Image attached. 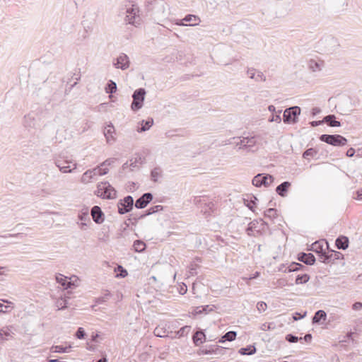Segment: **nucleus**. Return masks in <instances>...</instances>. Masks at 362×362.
<instances>
[{
	"label": "nucleus",
	"mask_w": 362,
	"mask_h": 362,
	"mask_svg": "<svg viewBox=\"0 0 362 362\" xmlns=\"http://www.w3.org/2000/svg\"><path fill=\"white\" fill-rule=\"evenodd\" d=\"M259 226H260V229H264L265 226H268V224L267 222L264 221L262 219H260L259 221Z\"/></svg>",
	"instance_id": "61"
},
{
	"label": "nucleus",
	"mask_w": 362,
	"mask_h": 362,
	"mask_svg": "<svg viewBox=\"0 0 362 362\" xmlns=\"http://www.w3.org/2000/svg\"><path fill=\"white\" fill-rule=\"evenodd\" d=\"M197 20H199L197 16L188 14L180 23H177V25H185V24L182 22L183 21L185 22H191V21H197Z\"/></svg>",
	"instance_id": "41"
},
{
	"label": "nucleus",
	"mask_w": 362,
	"mask_h": 362,
	"mask_svg": "<svg viewBox=\"0 0 362 362\" xmlns=\"http://www.w3.org/2000/svg\"><path fill=\"white\" fill-rule=\"evenodd\" d=\"M162 170L159 167L154 168L151 172V180L153 182H157L158 179L161 177Z\"/></svg>",
	"instance_id": "36"
},
{
	"label": "nucleus",
	"mask_w": 362,
	"mask_h": 362,
	"mask_svg": "<svg viewBox=\"0 0 362 362\" xmlns=\"http://www.w3.org/2000/svg\"><path fill=\"white\" fill-rule=\"evenodd\" d=\"M105 90L107 93H114L117 90V84L115 82L112 81H110V82L107 84L105 87Z\"/></svg>",
	"instance_id": "42"
},
{
	"label": "nucleus",
	"mask_w": 362,
	"mask_h": 362,
	"mask_svg": "<svg viewBox=\"0 0 362 362\" xmlns=\"http://www.w3.org/2000/svg\"><path fill=\"white\" fill-rule=\"evenodd\" d=\"M317 153V151L315 150V148H310L308 149H307L303 153V157L305 158V159H309L310 157H312L313 158L314 156H315Z\"/></svg>",
	"instance_id": "40"
},
{
	"label": "nucleus",
	"mask_w": 362,
	"mask_h": 362,
	"mask_svg": "<svg viewBox=\"0 0 362 362\" xmlns=\"http://www.w3.org/2000/svg\"><path fill=\"white\" fill-rule=\"evenodd\" d=\"M300 114V108L298 106H293L285 110L283 115L284 123L291 124L298 122V117Z\"/></svg>",
	"instance_id": "7"
},
{
	"label": "nucleus",
	"mask_w": 362,
	"mask_h": 362,
	"mask_svg": "<svg viewBox=\"0 0 362 362\" xmlns=\"http://www.w3.org/2000/svg\"><path fill=\"white\" fill-rule=\"evenodd\" d=\"M167 332H168L165 329L161 328V327H156L153 331L154 335L156 337H167L168 336Z\"/></svg>",
	"instance_id": "43"
},
{
	"label": "nucleus",
	"mask_w": 362,
	"mask_h": 362,
	"mask_svg": "<svg viewBox=\"0 0 362 362\" xmlns=\"http://www.w3.org/2000/svg\"><path fill=\"white\" fill-rule=\"evenodd\" d=\"M275 327V324L274 322H265L262 325L261 329L263 331L273 329Z\"/></svg>",
	"instance_id": "46"
},
{
	"label": "nucleus",
	"mask_w": 362,
	"mask_h": 362,
	"mask_svg": "<svg viewBox=\"0 0 362 362\" xmlns=\"http://www.w3.org/2000/svg\"><path fill=\"white\" fill-rule=\"evenodd\" d=\"M290 186L291 183L289 182H283L281 184L276 187V192L281 197H285Z\"/></svg>",
	"instance_id": "19"
},
{
	"label": "nucleus",
	"mask_w": 362,
	"mask_h": 362,
	"mask_svg": "<svg viewBox=\"0 0 362 362\" xmlns=\"http://www.w3.org/2000/svg\"><path fill=\"white\" fill-rule=\"evenodd\" d=\"M352 308L355 310H358L362 308V303L361 302H356L353 304Z\"/></svg>",
	"instance_id": "56"
},
{
	"label": "nucleus",
	"mask_w": 362,
	"mask_h": 362,
	"mask_svg": "<svg viewBox=\"0 0 362 362\" xmlns=\"http://www.w3.org/2000/svg\"><path fill=\"white\" fill-rule=\"evenodd\" d=\"M85 335H86V332H85L84 329L82 327H79L76 332V337L78 339H81L84 338Z\"/></svg>",
	"instance_id": "52"
},
{
	"label": "nucleus",
	"mask_w": 362,
	"mask_h": 362,
	"mask_svg": "<svg viewBox=\"0 0 362 362\" xmlns=\"http://www.w3.org/2000/svg\"><path fill=\"white\" fill-rule=\"evenodd\" d=\"M163 209V206L161 205H156L151 206L146 211V213L141 216V218L145 217L146 216L153 214L156 212H158L159 211H161Z\"/></svg>",
	"instance_id": "37"
},
{
	"label": "nucleus",
	"mask_w": 362,
	"mask_h": 362,
	"mask_svg": "<svg viewBox=\"0 0 362 362\" xmlns=\"http://www.w3.org/2000/svg\"><path fill=\"white\" fill-rule=\"evenodd\" d=\"M323 121L329 127H335L341 126L340 122L336 119V116L334 115H329L325 116L323 118Z\"/></svg>",
	"instance_id": "20"
},
{
	"label": "nucleus",
	"mask_w": 362,
	"mask_h": 362,
	"mask_svg": "<svg viewBox=\"0 0 362 362\" xmlns=\"http://www.w3.org/2000/svg\"><path fill=\"white\" fill-rule=\"evenodd\" d=\"M324 66V62L323 61H316L315 59H310L308 62V68L312 71H320L322 70V67Z\"/></svg>",
	"instance_id": "18"
},
{
	"label": "nucleus",
	"mask_w": 362,
	"mask_h": 362,
	"mask_svg": "<svg viewBox=\"0 0 362 362\" xmlns=\"http://www.w3.org/2000/svg\"><path fill=\"white\" fill-rule=\"evenodd\" d=\"M203 310H202V306L201 307H197L195 308L194 310V315H198V314H201V313H203Z\"/></svg>",
	"instance_id": "62"
},
{
	"label": "nucleus",
	"mask_w": 362,
	"mask_h": 362,
	"mask_svg": "<svg viewBox=\"0 0 362 362\" xmlns=\"http://www.w3.org/2000/svg\"><path fill=\"white\" fill-rule=\"evenodd\" d=\"M23 125L26 128H31L35 126V117L32 114H28L24 117Z\"/></svg>",
	"instance_id": "26"
},
{
	"label": "nucleus",
	"mask_w": 362,
	"mask_h": 362,
	"mask_svg": "<svg viewBox=\"0 0 362 362\" xmlns=\"http://www.w3.org/2000/svg\"><path fill=\"white\" fill-rule=\"evenodd\" d=\"M91 216L96 223H101L104 221V214L98 206H94L91 209Z\"/></svg>",
	"instance_id": "15"
},
{
	"label": "nucleus",
	"mask_w": 362,
	"mask_h": 362,
	"mask_svg": "<svg viewBox=\"0 0 362 362\" xmlns=\"http://www.w3.org/2000/svg\"><path fill=\"white\" fill-rule=\"evenodd\" d=\"M335 245L339 250H346L349 246V239L346 236H339L337 238Z\"/></svg>",
	"instance_id": "21"
},
{
	"label": "nucleus",
	"mask_w": 362,
	"mask_h": 362,
	"mask_svg": "<svg viewBox=\"0 0 362 362\" xmlns=\"http://www.w3.org/2000/svg\"><path fill=\"white\" fill-rule=\"evenodd\" d=\"M320 109L318 108V107H314L313 108L312 110V114L313 115H316L317 114L320 113Z\"/></svg>",
	"instance_id": "64"
},
{
	"label": "nucleus",
	"mask_w": 362,
	"mask_h": 362,
	"mask_svg": "<svg viewBox=\"0 0 362 362\" xmlns=\"http://www.w3.org/2000/svg\"><path fill=\"white\" fill-rule=\"evenodd\" d=\"M264 214L265 217H267L271 220H274V218L278 217L277 210L274 208H269V209H267L264 211Z\"/></svg>",
	"instance_id": "35"
},
{
	"label": "nucleus",
	"mask_w": 362,
	"mask_h": 362,
	"mask_svg": "<svg viewBox=\"0 0 362 362\" xmlns=\"http://www.w3.org/2000/svg\"><path fill=\"white\" fill-rule=\"evenodd\" d=\"M281 110H279V111L278 112V114H276V115H272V118H270V119H269V122H276L279 123V122H281V117H280V113H281Z\"/></svg>",
	"instance_id": "53"
},
{
	"label": "nucleus",
	"mask_w": 362,
	"mask_h": 362,
	"mask_svg": "<svg viewBox=\"0 0 362 362\" xmlns=\"http://www.w3.org/2000/svg\"><path fill=\"white\" fill-rule=\"evenodd\" d=\"M146 93V90L143 88H138L133 93V101L131 105V108L134 112L138 111L143 107Z\"/></svg>",
	"instance_id": "5"
},
{
	"label": "nucleus",
	"mask_w": 362,
	"mask_h": 362,
	"mask_svg": "<svg viewBox=\"0 0 362 362\" xmlns=\"http://www.w3.org/2000/svg\"><path fill=\"white\" fill-rule=\"evenodd\" d=\"M134 199L132 196L128 195L124 199H120L117 204L118 213L124 214L129 212L133 209Z\"/></svg>",
	"instance_id": "8"
},
{
	"label": "nucleus",
	"mask_w": 362,
	"mask_h": 362,
	"mask_svg": "<svg viewBox=\"0 0 362 362\" xmlns=\"http://www.w3.org/2000/svg\"><path fill=\"white\" fill-rule=\"evenodd\" d=\"M114 162H115L114 158H109V159L105 160L104 162H103L99 166H100V168L106 167V166L112 165Z\"/></svg>",
	"instance_id": "54"
},
{
	"label": "nucleus",
	"mask_w": 362,
	"mask_h": 362,
	"mask_svg": "<svg viewBox=\"0 0 362 362\" xmlns=\"http://www.w3.org/2000/svg\"><path fill=\"white\" fill-rule=\"evenodd\" d=\"M257 139L255 136H245L243 137L239 142L237 143V146H239V148H250L255 146Z\"/></svg>",
	"instance_id": "13"
},
{
	"label": "nucleus",
	"mask_w": 362,
	"mask_h": 362,
	"mask_svg": "<svg viewBox=\"0 0 362 362\" xmlns=\"http://www.w3.org/2000/svg\"><path fill=\"white\" fill-rule=\"evenodd\" d=\"M56 281L66 288H69L70 285L71 284L70 281H67V277L61 274H59L56 276Z\"/></svg>",
	"instance_id": "27"
},
{
	"label": "nucleus",
	"mask_w": 362,
	"mask_h": 362,
	"mask_svg": "<svg viewBox=\"0 0 362 362\" xmlns=\"http://www.w3.org/2000/svg\"><path fill=\"white\" fill-rule=\"evenodd\" d=\"M115 134V128L112 124H108L105 127L104 129V135L106 138L107 143H112L115 141V138L114 137Z\"/></svg>",
	"instance_id": "17"
},
{
	"label": "nucleus",
	"mask_w": 362,
	"mask_h": 362,
	"mask_svg": "<svg viewBox=\"0 0 362 362\" xmlns=\"http://www.w3.org/2000/svg\"><path fill=\"white\" fill-rule=\"evenodd\" d=\"M71 161L69 160H60L57 159L55 160V165L59 168V170L63 173H71L73 170L76 168V163H74L73 169L70 168L69 163Z\"/></svg>",
	"instance_id": "12"
},
{
	"label": "nucleus",
	"mask_w": 362,
	"mask_h": 362,
	"mask_svg": "<svg viewBox=\"0 0 362 362\" xmlns=\"http://www.w3.org/2000/svg\"><path fill=\"white\" fill-rule=\"evenodd\" d=\"M190 327L189 326H184L181 327L177 332V335H178L179 337H183L184 335L189 333L190 331Z\"/></svg>",
	"instance_id": "44"
},
{
	"label": "nucleus",
	"mask_w": 362,
	"mask_h": 362,
	"mask_svg": "<svg viewBox=\"0 0 362 362\" xmlns=\"http://www.w3.org/2000/svg\"><path fill=\"white\" fill-rule=\"evenodd\" d=\"M226 351V349L225 348L216 346L214 348H211L209 351H206L205 354H224Z\"/></svg>",
	"instance_id": "39"
},
{
	"label": "nucleus",
	"mask_w": 362,
	"mask_h": 362,
	"mask_svg": "<svg viewBox=\"0 0 362 362\" xmlns=\"http://www.w3.org/2000/svg\"><path fill=\"white\" fill-rule=\"evenodd\" d=\"M67 304V300L66 299H60L57 301V306L59 310H62L66 308Z\"/></svg>",
	"instance_id": "48"
},
{
	"label": "nucleus",
	"mask_w": 362,
	"mask_h": 362,
	"mask_svg": "<svg viewBox=\"0 0 362 362\" xmlns=\"http://www.w3.org/2000/svg\"><path fill=\"white\" fill-rule=\"evenodd\" d=\"M110 296V293L109 291H106L104 296L96 298L95 303L98 304H102L107 300L108 297Z\"/></svg>",
	"instance_id": "45"
},
{
	"label": "nucleus",
	"mask_w": 362,
	"mask_h": 362,
	"mask_svg": "<svg viewBox=\"0 0 362 362\" xmlns=\"http://www.w3.org/2000/svg\"><path fill=\"white\" fill-rule=\"evenodd\" d=\"M153 197L151 193H144L139 199L136 200L135 207L137 209L145 208L152 201Z\"/></svg>",
	"instance_id": "11"
},
{
	"label": "nucleus",
	"mask_w": 362,
	"mask_h": 362,
	"mask_svg": "<svg viewBox=\"0 0 362 362\" xmlns=\"http://www.w3.org/2000/svg\"><path fill=\"white\" fill-rule=\"evenodd\" d=\"M236 335L237 334L234 331L228 332L221 337L219 342L223 343L226 341H232L235 339Z\"/></svg>",
	"instance_id": "29"
},
{
	"label": "nucleus",
	"mask_w": 362,
	"mask_h": 362,
	"mask_svg": "<svg viewBox=\"0 0 362 362\" xmlns=\"http://www.w3.org/2000/svg\"><path fill=\"white\" fill-rule=\"evenodd\" d=\"M303 339L306 341V342H309L311 341L312 339V335L310 334H306L304 337H303Z\"/></svg>",
	"instance_id": "63"
},
{
	"label": "nucleus",
	"mask_w": 362,
	"mask_h": 362,
	"mask_svg": "<svg viewBox=\"0 0 362 362\" xmlns=\"http://www.w3.org/2000/svg\"><path fill=\"white\" fill-rule=\"evenodd\" d=\"M313 245L315 247L317 246V248L315 249V251L320 254V258L323 259L322 262L326 264L332 263L334 260L339 259L341 256V254L337 251H331L329 254H327L325 252H323L322 247L317 245V243Z\"/></svg>",
	"instance_id": "6"
},
{
	"label": "nucleus",
	"mask_w": 362,
	"mask_h": 362,
	"mask_svg": "<svg viewBox=\"0 0 362 362\" xmlns=\"http://www.w3.org/2000/svg\"><path fill=\"white\" fill-rule=\"evenodd\" d=\"M11 327H5L0 329V343L7 339L6 337H11Z\"/></svg>",
	"instance_id": "28"
},
{
	"label": "nucleus",
	"mask_w": 362,
	"mask_h": 362,
	"mask_svg": "<svg viewBox=\"0 0 362 362\" xmlns=\"http://www.w3.org/2000/svg\"><path fill=\"white\" fill-rule=\"evenodd\" d=\"M153 124V118H148L147 120H142L141 122V127L137 129L139 132H146L148 130Z\"/></svg>",
	"instance_id": "25"
},
{
	"label": "nucleus",
	"mask_w": 362,
	"mask_h": 362,
	"mask_svg": "<svg viewBox=\"0 0 362 362\" xmlns=\"http://www.w3.org/2000/svg\"><path fill=\"white\" fill-rule=\"evenodd\" d=\"M130 61L129 57L124 54L121 53L117 58L116 62H113V65L117 69H121L122 70H126L129 67Z\"/></svg>",
	"instance_id": "10"
},
{
	"label": "nucleus",
	"mask_w": 362,
	"mask_h": 362,
	"mask_svg": "<svg viewBox=\"0 0 362 362\" xmlns=\"http://www.w3.org/2000/svg\"><path fill=\"white\" fill-rule=\"evenodd\" d=\"M327 318L326 313L322 310H317L313 317V323H320L321 320L325 321Z\"/></svg>",
	"instance_id": "24"
},
{
	"label": "nucleus",
	"mask_w": 362,
	"mask_h": 362,
	"mask_svg": "<svg viewBox=\"0 0 362 362\" xmlns=\"http://www.w3.org/2000/svg\"><path fill=\"white\" fill-rule=\"evenodd\" d=\"M247 74L250 78L255 80V81H265L266 76L264 74L254 68H249L247 71Z\"/></svg>",
	"instance_id": "14"
},
{
	"label": "nucleus",
	"mask_w": 362,
	"mask_h": 362,
	"mask_svg": "<svg viewBox=\"0 0 362 362\" xmlns=\"http://www.w3.org/2000/svg\"><path fill=\"white\" fill-rule=\"evenodd\" d=\"M298 259L308 265H313L315 262V257L312 253H299Z\"/></svg>",
	"instance_id": "16"
},
{
	"label": "nucleus",
	"mask_w": 362,
	"mask_h": 362,
	"mask_svg": "<svg viewBox=\"0 0 362 362\" xmlns=\"http://www.w3.org/2000/svg\"><path fill=\"white\" fill-rule=\"evenodd\" d=\"M192 339H193V341H194V344L196 346H199L205 341L206 336H205L204 333L202 330H200V331L197 332L194 334Z\"/></svg>",
	"instance_id": "23"
},
{
	"label": "nucleus",
	"mask_w": 362,
	"mask_h": 362,
	"mask_svg": "<svg viewBox=\"0 0 362 362\" xmlns=\"http://www.w3.org/2000/svg\"><path fill=\"white\" fill-rule=\"evenodd\" d=\"M274 181L272 175L268 174H258L252 179V185L259 187L261 186L268 187Z\"/></svg>",
	"instance_id": "9"
},
{
	"label": "nucleus",
	"mask_w": 362,
	"mask_h": 362,
	"mask_svg": "<svg viewBox=\"0 0 362 362\" xmlns=\"http://www.w3.org/2000/svg\"><path fill=\"white\" fill-rule=\"evenodd\" d=\"M252 199L250 200V202L247 204V206L249 209L252 210L253 205L255 204V201H257V199L255 197H252Z\"/></svg>",
	"instance_id": "57"
},
{
	"label": "nucleus",
	"mask_w": 362,
	"mask_h": 362,
	"mask_svg": "<svg viewBox=\"0 0 362 362\" xmlns=\"http://www.w3.org/2000/svg\"><path fill=\"white\" fill-rule=\"evenodd\" d=\"M95 194L98 197L103 199H115L117 196V192L109 182H100L97 186Z\"/></svg>",
	"instance_id": "1"
},
{
	"label": "nucleus",
	"mask_w": 362,
	"mask_h": 362,
	"mask_svg": "<svg viewBox=\"0 0 362 362\" xmlns=\"http://www.w3.org/2000/svg\"><path fill=\"white\" fill-rule=\"evenodd\" d=\"M256 230L259 232L260 230L259 222L257 220H254L251 221L246 229V232L248 235H253L252 232Z\"/></svg>",
	"instance_id": "22"
},
{
	"label": "nucleus",
	"mask_w": 362,
	"mask_h": 362,
	"mask_svg": "<svg viewBox=\"0 0 362 362\" xmlns=\"http://www.w3.org/2000/svg\"><path fill=\"white\" fill-rule=\"evenodd\" d=\"M241 355H252L256 352V348L255 346H247L244 348H241L238 351Z\"/></svg>",
	"instance_id": "30"
},
{
	"label": "nucleus",
	"mask_w": 362,
	"mask_h": 362,
	"mask_svg": "<svg viewBox=\"0 0 362 362\" xmlns=\"http://www.w3.org/2000/svg\"><path fill=\"white\" fill-rule=\"evenodd\" d=\"M109 171L107 168H100L97 166L93 169L86 170L81 176V182L84 184H87L91 182V180L96 175H106Z\"/></svg>",
	"instance_id": "4"
},
{
	"label": "nucleus",
	"mask_w": 362,
	"mask_h": 362,
	"mask_svg": "<svg viewBox=\"0 0 362 362\" xmlns=\"http://www.w3.org/2000/svg\"><path fill=\"white\" fill-rule=\"evenodd\" d=\"M324 122L323 119L320 121H313L310 122L312 127H317Z\"/></svg>",
	"instance_id": "60"
},
{
	"label": "nucleus",
	"mask_w": 362,
	"mask_h": 362,
	"mask_svg": "<svg viewBox=\"0 0 362 362\" xmlns=\"http://www.w3.org/2000/svg\"><path fill=\"white\" fill-rule=\"evenodd\" d=\"M257 310L261 313V312H264L267 310V305L266 303L263 302V301H260V302H258L257 304Z\"/></svg>",
	"instance_id": "51"
},
{
	"label": "nucleus",
	"mask_w": 362,
	"mask_h": 362,
	"mask_svg": "<svg viewBox=\"0 0 362 362\" xmlns=\"http://www.w3.org/2000/svg\"><path fill=\"white\" fill-rule=\"evenodd\" d=\"M346 156H347L348 157H353V156H354V154H355V150H354V148H350L349 149H348V150H347V151H346Z\"/></svg>",
	"instance_id": "58"
},
{
	"label": "nucleus",
	"mask_w": 362,
	"mask_h": 362,
	"mask_svg": "<svg viewBox=\"0 0 362 362\" xmlns=\"http://www.w3.org/2000/svg\"><path fill=\"white\" fill-rule=\"evenodd\" d=\"M325 42H327L328 44L332 45L334 47L339 46L337 40L333 37H329L325 39Z\"/></svg>",
	"instance_id": "47"
},
{
	"label": "nucleus",
	"mask_w": 362,
	"mask_h": 362,
	"mask_svg": "<svg viewBox=\"0 0 362 362\" xmlns=\"http://www.w3.org/2000/svg\"><path fill=\"white\" fill-rule=\"evenodd\" d=\"M310 279V276L307 274H299L296 278V284H302L307 283Z\"/></svg>",
	"instance_id": "38"
},
{
	"label": "nucleus",
	"mask_w": 362,
	"mask_h": 362,
	"mask_svg": "<svg viewBox=\"0 0 362 362\" xmlns=\"http://www.w3.org/2000/svg\"><path fill=\"white\" fill-rule=\"evenodd\" d=\"M320 140L334 146H343L347 144V139L339 134H322Z\"/></svg>",
	"instance_id": "2"
},
{
	"label": "nucleus",
	"mask_w": 362,
	"mask_h": 362,
	"mask_svg": "<svg viewBox=\"0 0 362 362\" xmlns=\"http://www.w3.org/2000/svg\"><path fill=\"white\" fill-rule=\"evenodd\" d=\"M215 306L211 305H205V306H202V310H203L204 313H208L212 310H214Z\"/></svg>",
	"instance_id": "55"
},
{
	"label": "nucleus",
	"mask_w": 362,
	"mask_h": 362,
	"mask_svg": "<svg viewBox=\"0 0 362 362\" xmlns=\"http://www.w3.org/2000/svg\"><path fill=\"white\" fill-rule=\"evenodd\" d=\"M133 247H134L135 252H142L146 249V244L142 240H137L134 241Z\"/></svg>",
	"instance_id": "32"
},
{
	"label": "nucleus",
	"mask_w": 362,
	"mask_h": 362,
	"mask_svg": "<svg viewBox=\"0 0 362 362\" xmlns=\"http://www.w3.org/2000/svg\"><path fill=\"white\" fill-rule=\"evenodd\" d=\"M71 349V346H52L50 349L51 352L52 353H68L69 349Z\"/></svg>",
	"instance_id": "33"
},
{
	"label": "nucleus",
	"mask_w": 362,
	"mask_h": 362,
	"mask_svg": "<svg viewBox=\"0 0 362 362\" xmlns=\"http://www.w3.org/2000/svg\"><path fill=\"white\" fill-rule=\"evenodd\" d=\"M127 15L124 21L127 23L137 27L140 25L141 18L139 15V8L136 5H132L130 8H127Z\"/></svg>",
	"instance_id": "3"
},
{
	"label": "nucleus",
	"mask_w": 362,
	"mask_h": 362,
	"mask_svg": "<svg viewBox=\"0 0 362 362\" xmlns=\"http://www.w3.org/2000/svg\"><path fill=\"white\" fill-rule=\"evenodd\" d=\"M286 340L290 343L297 342L299 339L298 337L293 335L291 334H288L286 336Z\"/></svg>",
	"instance_id": "50"
},
{
	"label": "nucleus",
	"mask_w": 362,
	"mask_h": 362,
	"mask_svg": "<svg viewBox=\"0 0 362 362\" xmlns=\"http://www.w3.org/2000/svg\"><path fill=\"white\" fill-rule=\"evenodd\" d=\"M1 301L6 303L7 305H4V303H0V313H8L13 308V306L11 305L13 303L6 300H1Z\"/></svg>",
	"instance_id": "34"
},
{
	"label": "nucleus",
	"mask_w": 362,
	"mask_h": 362,
	"mask_svg": "<svg viewBox=\"0 0 362 362\" xmlns=\"http://www.w3.org/2000/svg\"><path fill=\"white\" fill-rule=\"evenodd\" d=\"M305 267L297 262H292L288 267H286L285 269V272H297L300 270L302 268H304Z\"/></svg>",
	"instance_id": "31"
},
{
	"label": "nucleus",
	"mask_w": 362,
	"mask_h": 362,
	"mask_svg": "<svg viewBox=\"0 0 362 362\" xmlns=\"http://www.w3.org/2000/svg\"><path fill=\"white\" fill-rule=\"evenodd\" d=\"M141 158H132L129 160V168H130V170H134V169L137 166V163L139 162V160H141Z\"/></svg>",
	"instance_id": "49"
},
{
	"label": "nucleus",
	"mask_w": 362,
	"mask_h": 362,
	"mask_svg": "<svg viewBox=\"0 0 362 362\" xmlns=\"http://www.w3.org/2000/svg\"><path fill=\"white\" fill-rule=\"evenodd\" d=\"M78 217L81 221H86L87 220H89V217L87 213H83L82 214H80Z\"/></svg>",
	"instance_id": "59"
}]
</instances>
